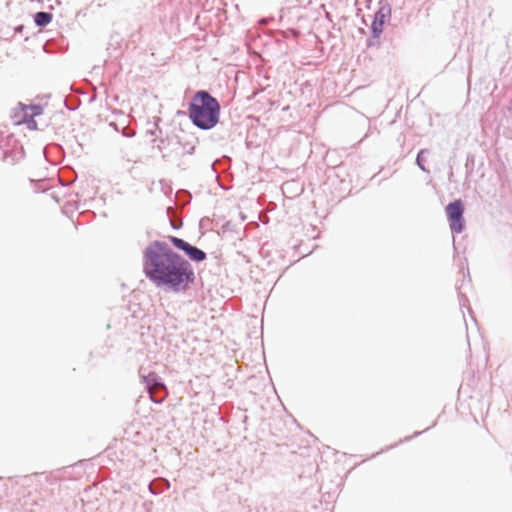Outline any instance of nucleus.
I'll list each match as a JSON object with an SVG mask.
<instances>
[{
	"instance_id": "nucleus-1",
	"label": "nucleus",
	"mask_w": 512,
	"mask_h": 512,
	"mask_svg": "<svg viewBox=\"0 0 512 512\" xmlns=\"http://www.w3.org/2000/svg\"><path fill=\"white\" fill-rule=\"evenodd\" d=\"M145 271L158 285L187 286L194 280L190 263L169 250L151 253L145 264Z\"/></svg>"
},
{
	"instance_id": "nucleus-2",
	"label": "nucleus",
	"mask_w": 512,
	"mask_h": 512,
	"mask_svg": "<svg viewBox=\"0 0 512 512\" xmlns=\"http://www.w3.org/2000/svg\"><path fill=\"white\" fill-rule=\"evenodd\" d=\"M220 105L206 91H198L189 105L191 121L201 129H211L219 121Z\"/></svg>"
},
{
	"instance_id": "nucleus-3",
	"label": "nucleus",
	"mask_w": 512,
	"mask_h": 512,
	"mask_svg": "<svg viewBox=\"0 0 512 512\" xmlns=\"http://www.w3.org/2000/svg\"><path fill=\"white\" fill-rule=\"evenodd\" d=\"M143 383L149 393L150 399L156 404H160L166 397V387L160 381L159 376L155 372L142 376Z\"/></svg>"
},
{
	"instance_id": "nucleus-4",
	"label": "nucleus",
	"mask_w": 512,
	"mask_h": 512,
	"mask_svg": "<svg viewBox=\"0 0 512 512\" xmlns=\"http://www.w3.org/2000/svg\"><path fill=\"white\" fill-rule=\"evenodd\" d=\"M446 215L449 221L451 231L454 233L462 232L464 228V204L461 200H455L446 206Z\"/></svg>"
},
{
	"instance_id": "nucleus-5",
	"label": "nucleus",
	"mask_w": 512,
	"mask_h": 512,
	"mask_svg": "<svg viewBox=\"0 0 512 512\" xmlns=\"http://www.w3.org/2000/svg\"><path fill=\"white\" fill-rule=\"evenodd\" d=\"M172 244L180 250H183L186 255L193 261H203L206 258L205 252L195 246L190 245L183 239L171 237Z\"/></svg>"
},
{
	"instance_id": "nucleus-6",
	"label": "nucleus",
	"mask_w": 512,
	"mask_h": 512,
	"mask_svg": "<svg viewBox=\"0 0 512 512\" xmlns=\"http://www.w3.org/2000/svg\"><path fill=\"white\" fill-rule=\"evenodd\" d=\"M386 22V15L382 10L375 13L374 20L371 25L372 34L374 38L380 37L383 32V27Z\"/></svg>"
},
{
	"instance_id": "nucleus-7",
	"label": "nucleus",
	"mask_w": 512,
	"mask_h": 512,
	"mask_svg": "<svg viewBox=\"0 0 512 512\" xmlns=\"http://www.w3.org/2000/svg\"><path fill=\"white\" fill-rule=\"evenodd\" d=\"M148 487H149V491L152 494L157 495V494L162 493L165 489H168L170 487V483L166 479L159 478V479H155L152 482H150Z\"/></svg>"
},
{
	"instance_id": "nucleus-8",
	"label": "nucleus",
	"mask_w": 512,
	"mask_h": 512,
	"mask_svg": "<svg viewBox=\"0 0 512 512\" xmlns=\"http://www.w3.org/2000/svg\"><path fill=\"white\" fill-rule=\"evenodd\" d=\"M34 21L38 26H46L52 21V15L47 12H38L34 16Z\"/></svg>"
},
{
	"instance_id": "nucleus-9",
	"label": "nucleus",
	"mask_w": 512,
	"mask_h": 512,
	"mask_svg": "<svg viewBox=\"0 0 512 512\" xmlns=\"http://www.w3.org/2000/svg\"><path fill=\"white\" fill-rule=\"evenodd\" d=\"M458 300H459V305H460L461 309L466 307L468 312H469V314L471 315L472 320L475 321V317L472 315V309H471V307L469 305V299L466 297V295L461 293V292H459L458 293Z\"/></svg>"
},
{
	"instance_id": "nucleus-10",
	"label": "nucleus",
	"mask_w": 512,
	"mask_h": 512,
	"mask_svg": "<svg viewBox=\"0 0 512 512\" xmlns=\"http://www.w3.org/2000/svg\"><path fill=\"white\" fill-rule=\"evenodd\" d=\"M368 47H379L380 46V37L374 38V34L368 40Z\"/></svg>"
},
{
	"instance_id": "nucleus-11",
	"label": "nucleus",
	"mask_w": 512,
	"mask_h": 512,
	"mask_svg": "<svg viewBox=\"0 0 512 512\" xmlns=\"http://www.w3.org/2000/svg\"><path fill=\"white\" fill-rule=\"evenodd\" d=\"M422 154H423V151H421V152L418 154V156H417V162H418V164H419L420 166H421L420 161H423Z\"/></svg>"
},
{
	"instance_id": "nucleus-12",
	"label": "nucleus",
	"mask_w": 512,
	"mask_h": 512,
	"mask_svg": "<svg viewBox=\"0 0 512 512\" xmlns=\"http://www.w3.org/2000/svg\"><path fill=\"white\" fill-rule=\"evenodd\" d=\"M422 154H423V151H421V152L418 154V156H417V162H418V164H419L420 166H421L420 161H423Z\"/></svg>"
}]
</instances>
